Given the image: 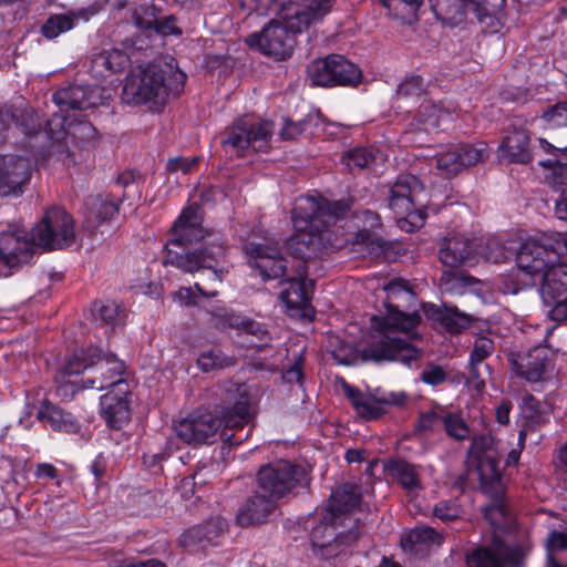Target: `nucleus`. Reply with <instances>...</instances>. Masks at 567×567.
<instances>
[{
    "instance_id": "f257e3e1",
    "label": "nucleus",
    "mask_w": 567,
    "mask_h": 567,
    "mask_svg": "<svg viewBox=\"0 0 567 567\" xmlns=\"http://www.w3.org/2000/svg\"><path fill=\"white\" fill-rule=\"evenodd\" d=\"M386 315L372 318V332L359 350L363 361L399 362L411 368L421 359L422 352L411 343L416 337L414 328L421 316L406 313L400 308L415 299L414 292L403 279H393L385 287Z\"/></svg>"
},
{
    "instance_id": "f03ea898",
    "label": "nucleus",
    "mask_w": 567,
    "mask_h": 567,
    "mask_svg": "<svg viewBox=\"0 0 567 567\" xmlns=\"http://www.w3.org/2000/svg\"><path fill=\"white\" fill-rule=\"evenodd\" d=\"M567 255V234L548 233L526 239L516 255L518 276L524 285L534 282L542 275L540 298L549 308L548 317L556 322H567V262L558 261Z\"/></svg>"
},
{
    "instance_id": "7ed1b4c3",
    "label": "nucleus",
    "mask_w": 567,
    "mask_h": 567,
    "mask_svg": "<svg viewBox=\"0 0 567 567\" xmlns=\"http://www.w3.org/2000/svg\"><path fill=\"white\" fill-rule=\"evenodd\" d=\"M243 249L251 268L257 269L264 280L284 277L281 284L287 285L280 298L290 316L308 318L313 315L310 305L312 281H307V259L293 255L289 260L282 257L279 243L274 238L257 236L255 233L245 239Z\"/></svg>"
},
{
    "instance_id": "20e7f679",
    "label": "nucleus",
    "mask_w": 567,
    "mask_h": 567,
    "mask_svg": "<svg viewBox=\"0 0 567 567\" xmlns=\"http://www.w3.org/2000/svg\"><path fill=\"white\" fill-rule=\"evenodd\" d=\"M202 221L199 206L190 205L183 209L172 226V236L166 244L163 264L176 267L185 272L209 269L212 270L213 281L220 284L224 277L221 265L226 257L223 236H215L207 245L195 250L186 249V245L199 241L206 236H212L203 229Z\"/></svg>"
},
{
    "instance_id": "39448f33",
    "label": "nucleus",
    "mask_w": 567,
    "mask_h": 567,
    "mask_svg": "<svg viewBox=\"0 0 567 567\" xmlns=\"http://www.w3.org/2000/svg\"><path fill=\"white\" fill-rule=\"evenodd\" d=\"M124 373L125 363L114 353L87 348L71 355L56 372V393L64 400H71L78 391L84 389L102 391L111 388L122 394H130Z\"/></svg>"
},
{
    "instance_id": "423d86ee",
    "label": "nucleus",
    "mask_w": 567,
    "mask_h": 567,
    "mask_svg": "<svg viewBox=\"0 0 567 567\" xmlns=\"http://www.w3.org/2000/svg\"><path fill=\"white\" fill-rule=\"evenodd\" d=\"M349 209L342 200L330 202L321 195L296 198L292 208L295 233L287 241L291 255L312 258L323 246V233Z\"/></svg>"
},
{
    "instance_id": "0eeeda50",
    "label": "nucleus",
    "mask_w": 567,
    "mask_h": 567,
    "mask_svg": "<svg viewBox=\"0 0 567 567\" xmlns=\"http://www.w3.org/2000/svg\"><path fill=\"white\" fill-rule=\"evenodd\" d=\"M186 75L181 71H165L155 64L138 68L126 78L122 101L130 105H148L152 112H158L166 103L168 95L178 94L185 83Z\"/></svg>"
},
{
    "instance_id": "6e6552de",
    "label": "nucleus",
    "mask_w": 567,
    "mask_h": 567,
    "mask_svg": "<svg viewBox=\"0 0 567 567\" xmlns=\"http://www.w3.org/2000/svg\"><path fill=\"white\" fill-rule=\"evenodd\" d=\"M47 134L52 142L50 153L56 155L65 165H71L76 164L78 159L70 144L84 150L96 140L97 131L86 120L53 114L47 121Z\"/></svg>"
},
{
    "instance_id": "1a4fd4ad",
    "label": "nucleus",
    "mask_w": 567,
    "mask_h": 567,
    "mask_svg": "<svg viewBox=\"0 0 567 567\" xmlns=\"http://www.w3.org/2000/svg\"><path fill=\"white\" fill-rule=\"evenodd\" d=\"M272 132V122H250L247 118H239L225 131L220 143L227 154L241 157L249 147L255 152H266Z\"/></svg>"
},
{
    "instance_id": "9d476101",
    "label": "nucleus",
    "mask_w": 567,
    "mask_h": 567,
    "mask_svg": "<svg viewBox=\"0 0 567 567\" xmlns=\"http://www.w3.org/2000/svg\"><path fill=\"white\" fill-rule=\"evenodd\" d=\"M32 239L44 250L62 249L73 245L75 228L72 216L61 207L47 209L42 219L32 228Z\"/></svg>"
},
{
    "instance_id": "9b49d317",
    "label": "nucleus",
    "mask_w": 567,
    "mask_h": 567,
    "mask_svg": "<svg viewBox=\"0 0 567 567\" xmlns=\"http://www.w3.org/2000/svg\"><path fill=\"white\" fill-rule=\"evenodd\" d=\"M422 187L413 175H401L390 188L389 208L413 226L422 225L426 218V207L420 199Z\"/></svg>"
},
{
    "instance_id": "f8f14e48",
    "label": "nucleus",
    "mask_w": 567,
    "mask_h": 567,
    "mask_svg": "<svg viewBox=\"0 0 567 567\" xmlns=\"http://www.w3.org/2000/svg\"><path fill=\"white\" fill-rule=\"evenodd\" d=\"M307 476L303 466L280 460L260 467L257 474V488L277 501L297 486L306 485Z\"/></svg>"
},
{
    "instance_id": "ddd939ff",
    "label": "nucleus",
    "mask_w": 567,
    "mask_h": 567,
    "mask_svg": "<svg viewBox=\"0 0 567 567\" xmlns=\"http://www.w3.org/2000/svg\"><path fill=\"white\" fill-rule=\"evenodd\" d=\"M297 33L288 25L286 20L285 23L270 21L259 33L248 35L246 43L267 56L282 61L291 55Z\"/></svg>"
},
{
    "instance_id": "4468645a",
    "label": "nucleus",
    "mask_w": 567,
    "mask_h": 567,
    "mask_svg": "<svg viewBox=\"0 0 567 567\" xmlns=\"http://www.w3.org/2000/svg\"><path fill=\"white\" fill-rule=\"evenodd\" d=\"M554 354L547 347L538 344L527 352L511 351L507 361L511 370L530 383L543 382L554 372Z\"/></svg>"
},
{
    "instance_id": "2eb2a0df",
    "label": "nucleus",
    "mask_w": 567,
    "mask_h": 567,
    "mask_svg": "<svg viewBox=\"0 0 567 567\" xmlns=\"http://www.w3.org/2000/svg\"><path fill=\"white\" fill-rule=\"evenodd\" d=\"M527 549L507 545L494 537L489 546H480L465 554L467 567H523Z\"/></svg>"
},
{
    "instance_id": "dca6fc26",
    "label": "nucleus",
    "mask_w": 567,
    "mask_h": 567,
    "mask_svg": "<svg viewBox=\"0 0 567 567\" xmlns=\"http://www.w3.org/2000/svg\"><path fill=\"white\" fill-rule=\"evenodd\" d=\"M229 408L224 413L225 427L221 431V437L229 445H238L245 441L251 432V426L247 430L245 435L238 433L229 434L231 429L243 430L251 421L250 401L248 390L245 384H231L228 389Z\"/></svg>"
},
{
    "instance_id": "f3484780",
    "label": "nucleus",
    "mask_w": 567,
    "mask_h": 567,
    "mask_svg": "<svg viewBox=\"0 0 567 567\" xmlns=\"http://www.w3.org/2000/svg\"><path fill=\"white\" fill-rule=\"evenodd\" d=\"M486 156V147L483 143L475 145L458 144L436 154L435 163L442 174L446 177H452L463 169L482 162Z\"/></svg>"
},
{
    "instance_id": "a211bd4d",
    "label": "nucleus",
    "mask_w": 567,
    "mask_h": 567,
    "mask_svg": "<svg viewBox=\"0 0 567 567\" xmlns=\"http://www.w3.org/2000/svg\"><path fill=\"white\" fill-rule=\"evenodd\" d=\"M33 166L29 158L19 155L0 157V196H19L24 192L32 176Z\"/></svg>"
},
{
    "instance_id": "6ab92c4d",
    "label": "nucleus",
    "mask_w": 567,
    "mask_h": 567,
    "mask_svg": "<svg viewBox=\"0 0 567 567\" xmlns=\"http://www.w3.org/2000/svg\"><path fill=\"white\" fill-rule=\"evenodd\" d=\"M35 248L39 247L33 243L32 233L28 238L27 231L17 226H9L8 230L1 233L0 256L10 268L28 262Z\"/></svg>"
},
{
    "instance_id": "aec40b11",
    "label": "nucleus",
    "mask_w": 567,
    "mask_h": 567,
    "mask_svg": "<svg viewBox=\"0 0 567 567\" xmlns=\"http://www.w3.org/2000/svg\"><path fill=\"white\" fill-rule=\"evenodd\" d=\"M221 421L209 412L192 414L175 425L176 435L188 444L213 443Z\"/></svg>"
},
{
    "instance_id": "412c9836",
    "label": "nucleus",
    "mask_w": 567,
    "mask_h": 567,
    "mask_svg": "<svg viewBox=\"0 0 567 567\" xmlns=\"http://www.w3.org/2000/svg\"><path fill=\"white\" fill-rule=\"evenodd\" d=\"M339 526L341 525L338 522H333L326 514L323 520L312 528L310 534L312 547L320 549L322 556H336L340 545H350L358 539V532L353 529H348L347 533L337 532Z\"/></svg>"
},
{
    "instance_id": "4be33fe9",
    "label": "nucleus",
    "mask_w": 567,
    "mask_h": 567,
    "mask_svg": "<svg viewBox=\"0 0 567 567\" xmlns=\"http://www.w3.org/2000/svg\"><path fill=\"white\" fill-rule=\"evenodd\" d=\"M54 103L63 114L69 110L83 111L103 103L102 89L96 85H70L53 94Z\"/></svg>"
},
{
    "instance_id": "5701e85b",
    "label": "nucleus",
    "mask_w": 567,
    "mask_h": 567,
    "mask_svg": "<svg viewBox=\"0 0 567 567\" xmlns=\"http://www.w3.org/2000/svg\"><path fill=\"white\" fill-rule=\"evenodd\" d=\"M336 0H301L297 7L285 9L284 20L296 32L320 22L332 9Z\"/></svg>"
},
{
    "instance_id": "b1692460",
    "label": "nucleus",
    "mask_w": 567,
    "mask_h": 567,
    "mask_svg": "<svg viewBox=\"0 0 567 567\" xmlns=\"http://www.w3.org/2000/svg\"><path fill=\"white\" fill-rule=\"evenodd\" d=\"M360 502L361 493L358 486L343 484L331 493L327 515L333 522L348 526V529H353L354 520L350 517V513L359 506Z\"/></svg>"
},
{
    "instance_id": "393cba45",
    "label": "nucleus",
    "mask_w": 567,
    "mask_h": 567,
    "mask_svg": "<svg viewBox=\"0 0 567 567\" xmlns=\"http://www.w3.org/2000/svg\"><path fill=\"white\" fill-rule=\"evenodd\" d=\"M476 251L477 244L475 239L456 234L444 238L439 250V258L445 266L454 268L473 265Z\"/></svg>"
},
{
    "instance_id": "a878e982",
    "label": "nucleus",
    "mask_w": 567,
    "mask_h": 567,
    "mask_svg": "<svg viewBox=\"0 0 567 567\" xmlns=\"http://www.w3.org/2000/svg\"><path fill=\"white\" fill-rule=\"evenodd\" d=\"M501 157L508 163L528 164L536 157V148L530 144L528 130L513 127L499 145Z\"/></svg>"
},
{
    "instance_id": "bb28decb",
    "label": "nucleus",
    "mask_w": 567,
    "mask_h": 567,
    "mask_svg": "<svg viewBox=\"0 0 567 567\" xmlns=\"http://www.w3.org/2000/svg\"><path fill=\"white\" fill-rule=\"evenodd\" d=\"M276 507V499L268 494L256 489L237 514V523L241 527H248L262 523Z\"/></svg>"
},
{
    "instance_id": "cd10ccee",
    "label": "nucleus",
    "mask_w": 567,
    "mask_h": 567,
    "mask_svg": "<svg viewBox=\"0 0 567 567\" xmlns=\"http://www.w3.org/2000/svg\"><path fill=\"white\" fill-rule=\"evenodd\" d=\"M128 394H122L116 390H111L101 396V412L106 424L113 429L120 430L128 423L131 410L127 401Z\"/></svg>"
},
{
    "instance_id": "c85d7f7f",
    "label": "nucleus",
    "mask_w": 567,
    "mask_h": 567,
    "mask_svg": "<svg viewBox=\"0 0 567 567\" xmlns=\"http://www.w3.org/2000/svg\"><path fill=\"white\" fill-rule=\"evenodd\" d=\"M130 63L128 55L118 49L102 50L93 53L90 71L95 78H106L123 71Z\"/></svg>"
},
{
    "instance_id": "c756f323",
    "label": "nucleus",
    "mask_w": 567,
    "mask_h": 567,
    "mask_svg": "<svg viewBox=\"0 0 567 567\" xmlns=\"http://www.w3.org/2000/svg\"><path fill=\"white\" fill-rule=\"evenodd\" d=\"M37 419L50 426L53 431L75 434L80 431L79 421L63 409L44 402L37 412Z\"/></svg>"
},
{
    "instance_id": "7c9ffc66",
    "label": "nucleus",
    "mask_w": 567,
    "mask_h": 567,
    "mask_svg": "<svg viewBox=\"0 0 567 567\" xmlns=\"http://www.w3.org/2000/svg\"><path fill=\"white\" fill-rule=\"evenodd\" d=\"M495 351V343L487 337H478L475 339L473 349L470 354L468 370L473 385L476 390H482L485 386V380L482 377L480 365Z\"/></svg>"
},
{
    "instance_id": "2f4dec72",
    "label": "nucleus",
    "mask_w": 567,
    "mask_h": 567,
    "mask_svg": "<svg viewBox=\"0 0 567 567\" xmlns=\"http://www.w3.org/2000/svg\"><path fill=\"white\" fill-rule=\"evenodd\" d=\"M475 463L483 491L493 494L499 488L504 493L503 474L496 455H486Z\"/></svg>"
},
{
    "instance_id": "473e14b6",
    "label": "nucleus",
    "mask_w": 567,
    "mask_h": 567,
    "mask_svg": "<svg viewBox=\"0 0 567 567\" xmlns=\"http://www.w3.org/2000/svg\"><path fill=\"white\" fill-rule=\"evenodd\" d=\"M424 309L429 319L450 333H458L470 323L468 318L457 310L440 308L435 305H429Z\"/></svg>"
},
{
    "instance_id": "72a5a7b5",
    "label": "nucleus",
    "mask_w": 567,
    "mask_h": 567,
    "mask_svg": "<svg viewBox=\"0 0 567 567\" xmlns=\"http://www.w3.org/2000/svg\"><path fill=\"white\" fill-rule=\"evenodd\" d=\"M435 17L444 23L455 25L471 11L467 0H430Z\"/></svg>"
},
{
    "instance_id": "f704fd0d",
    "label": "nucleus",
    "mask_w": 567,
    "mask_h": 567,
    "mask_svg": "<svg viewBox=\"0 0 567 567\" xmlns=\"http://www.w3.org/2000/svg\"><path fill=\"white\" fill-rule=\"evenodd\" d=\"M388 16L402 23L411 24L419 19V11L424 0H379Z\"/></svg>"
},
{
    "instance_id": "c9c22d12",
    "label": "nucleus",
    "mask_w": 567,
    "mask_h": 567,
    "mask_svg": "<svg viewBox=\"0 0 567 567\" xmlns=\"http://www.w3.org/2000/svg\"><path fill=\"white\" fill-rule=\"evenodd\" d=\"M385 468L388 474L409 493L421 489L420 476L414 465L403 460H392L386 463Z\"/></svg>"
},
{
    "instance_id": "e433bc0d",
    "label": "nucleus",
    "mask_w": 567,
    "mask_h": 567,
    "mask_svg": "<svg viewBox=\"0 0 567 567\" xmlns=\"http://www.w3.org/2000/svg\"><path fill=\"white\" fill-rule=\"evenodd\" d=\"M344 393L360 416L367 420H375L383 413L380 402L360 390L346 384Z\"/></svg>"
},
{
    "instance_id": "4c0bfd02",
    "label": "nucleus",
    "mask_w": 567,
    "mask_h": 567,
    "mask_svg": "<svg viewBox=\"0 0 567 567\" xmlns=\"http://www.w3.org/2000/svg\"><path fill=\"white\" fill-rule=\"evenodd\" d=\"M79 18L87 20L84 11H70L66 14H52L41 27V33L44 38L52 40L60 34L73 29Z\"/></svg>"
},
{
    "instance_id": "58836bf2",
    "label": "nucleus",
    "mask_w": 567,
    "mask_h": 567,
    "mask_svg": "<svg viewBox=\"0 0 567 567\" xmlns=\"http://www.w3.org/2000/svg\"><path fill=\"white\" fill-rule=\"evenodd\" d=\"M11 122L25 135H34L40 132L43 120L31 106L10 109Z\"/></svg>"
},
{
    "instance_id": "ea45409f",
    "label": "nucleus",
    "mask_w": 567,
    "mask_h": 567,
    "mask_svg": "<svg viewBox=\"0 0 567 567\" xmlns=\"http://www.w3.org/2000/svg\"><path fill=\"white\" fill-rule=\"evenodd\" d=\"M333 86L336 85H348L354 86L361 80L360 69L347 60L344 56L333 54Z\"/></svg>"
},
{
    "instance_id": "a19ab883",
    "label": "nucleus",
    "mask_w": 567,
    "mask_h": 567,
    "mask_svg": "<svg viewBox=\"0 0 567 567\" xmlns=\"http://www.w3.org/2000/svg\"><path fill=\"white\" fill-rule=\"evenodd\" d=\"M492 503L485 507L484 517L496 530L504 529L509 522V513L505 503L504 493L498 488L496 493L488 494Z\"/></svg>"
},
{
    "instance_id": "79ce46f5",
    "label": "nucleus",
    "mask_w": 567,
    "mask_h": 567,
    "mask_svg": "<svg viewBox=\"0 0 567 567\" xmlns=\"http://www.w3.org/2000/svg\"><path fill=\"white\" fill-rule=\"evenodd\" d=\"M383 159L381 152L367 147H354L342 155V162L350 171L369 168L372 163Z\"/></svg>"
},
{
    "instance_id": "37998d69",
    "label": "nucleus",
    "mask_w": 567,
    "mask_h": 567,
    "mask_svg": "<svg viewBox=\"0 0 567 567\" xmlns=\"http://www.w3.org/2000/svg\"><path fill=\"white\" fill-rule=\"evenodd\" d=\"M450 116L447 109L435 104L431 100H424L417 110V120L424 131H433L440 126L441 121Z\"/></svg>"
},
{
    "instance_id": "c03bdc74",
    "label": "nucleus",
    "mask_w": 567,
    "mask_h": 567,
    "mask_svg": "<svg viewBox=\"0 0 567 567\" xmlns=\"http://www.w3.org/2000/svg\"><path fill=\"white\" fill-rule=\"evenodd\" d=\"M333 54L312 61L308 65V75L313 85L333 86Z\"/></svg>"
},
{
    "instance_id": "a18cd8bd",
    "label": "nucleus",
    "mask_w": 567,
    "mask_h": 567,
    "mask_svg": "<svg viewBox=\"0 0 567 567\" xmlns=\"http://www.w3.org/2000/svg\"><path fill=\"white\" fill-rule=\"evenodd\" d=\"M121 308L114 301H97L93 305V316L106 329L114 330L122 324Z\"/></svg>"
},
{
    "instance_id": "49530a36",
    "label": "nucleus",
    "mask_w": 567,
    "mask_h": 567,
    "mask_svg": "<svg viewBox=\"0 0 567 567\" xmlns=\"http://www.w3.org/2000/svg\"><path fill=\"white\" fill-rule=\"evenodd\" d=\"M440 534L432 527L417 526L402 537L401 544L405 549L413 550L416 545L439 544Z\"/></svg>"
},
{
    "instance_id": "de8ad7c7",
    "label": "nucleus",
    "mask_w": 567,
    "mask_h": 567,
    "mask_svg": "<svg viewBox=\"0 0 567 567\" xmlns=\"http://www.w3.org/2000/svg\"><path fill=\"white\" fill-rule=\"evenodd\" d=\"M553 188L557 193L555 215L558 219L567 221V168H560L555 172Z\"/></svg>"
},
{
    "instance_id": "09e8293b",
    "label": "nucleus",
    "mask_w": 567,
    "mask_h": 567,
    "mask_svg": "<svg viewBox=\"0 0 567 567\" xmlns=\"http://www.w3.org/2000/svg\"><path fill=\"white\" fill-rule=\"evenodd\" d=\"M236 360L233 357L224 354L218 349L203 351L197 358V365L204 372L225 369L235 365Z\"/></svg>"
},
{
    "instance_id": "8fccbe9b",
    "label": "nucleus",
    "mask_w": 567,
    "mask_h": 567,
    "mask_svg": "<svg viewBox=\"0 0 567 567\" xmlns=\"http://www.w3.org/2000/svg\"><path fill=\"white\" fill-rule=\"evenodd\" d=\"M443 429L450 437L456 441H464L468 439L471 434L470 427L464 419L460 414L449 411L445 412Z\"/></svg>"
},
{
    "instance_id": "3c124183",
    "label": "nucleus",
    "mask_w": 567,
    "mask_h": 567,
    "mask_svg": "<svg viewBox=\"0 0 567 567\" xmlns=\"http://www.w3.org/2000/svg\"><path fill=\"white\" fill-rule=\"evenodd\" d=\"M467 455L472 462L481 461L486 455H496L493 451V437L486 434L473 436Z\"/></svg>"
},
{
    "instance_id": "603ef678",
    "label": "nucleus",
    "mask_w": 567,
    "mask_h": 567,
    "mask_svg": "<svg viewBox=\"0 0 567 567\" xmlns=\"http://www.w3.org/2000/svg\"><path fill=\"white\" fill-rule=\"evenodd\" d=\"M446 410L440 405L422 412L419 417L417 429L420 431H437L443 427V420Z\"/></svg>"
},
{
    "instance_id": "864d4df0",
    "label": "nucleus",
    "mask_w": 567,
    "mask_h": 567,
    "mask_svg": "<svg viewBox=\"0 0 567 567\" xmlns=\"http://www.w3.org/2000/svg\"><path fill=\"white\" fill-rule=\"evenodd\" d=\"M318 120V115L308 114L301 121L292 122L286 120L281 130L280 137L284 140H293L302 133L307 132L310 124Z\"/></svg>"
},
{
    "instance_id": "5fc2aeb1",
    "label": "nucleus",
    "mask_w": 567,
    "mask_h": 567,
    "mask_svg": "<svg viewBox=\"0 0 567 567\" xmlns=\"http://www.w3.org/2000/svg\"><path fill=\"white\" fill-rule=\"evenodd\" d=\"M542 120L550 127L567 126V101L549 106L542 114Z\"/></svg>"
},
{
    "instance_id": "6e6d98bb",
    "label": "nucleus",
    "mask_w": 567,
    "mask_h": 567,
    "mask_svg": "<svg viewBox=\"0 0 567 567\" xmlns=\"http://www.w3.org/2000/svg\"><path fill=\"white\" fill-rule=\"evenodd\" d=\"M230 326L241 330L248 334L255 336L258 340L264 341L268 339L267 329L259 322L246 317H234L230 320Z\"/></svg>"
},
{
    "instance_id": "4d7b16f0",
    "label": "nucleus",
    "mask_w": 567,
    "mask_h": 567,
    "mask_svg": "<svg viewBox=\"0 0 567 567\" xmlns=\"http://www.w3.org/2000/svg\"><path fill=\"white\" fill-rule=\"evenodd\" d=\"M135 22L138 28L150 31L154 30L159 12L155 6H142L134 13Z\"/></svg>"
},
{
    "instance_id": "13d9d810",
    "label": "nucleus",
    "mask_w": 567,
    "mask_h": 567,
    "mask_svg": "<svg viewBox=\"0 0 567 567\" xmlns=\"http://www.w3.org/2000/svg\"><path fill=\"white\" fill-rule=\"evenodd\" d=\"M179 543L187 550H194L196 547H205L206 545H209L200 525L194 526L184 532L179 537Z\"/></svg>"
},
{
    "instance_id": "bf43d9fd",
    "label": "nucleus",
    "mask_w": 567,
    "mask_h": 567,
    "mask_svg": "<svg viewBox=\"0 0 567 567\" xmlns=\"http://www.w3.org/2000/svg\"><path fill=\"white\" fill-rule=\"evenodd\" d=\"M396 93L401 97H420L424 93V81L419 75L406 78L399 84Z\"/></svg>"
},
{
    "instance_id": "052dcab7",
    "label": "nucleus",
    "mask_w": 567,
    "mask_h": 567,
    "mask_svg": "<svg viewBox=\"0 0 567 567\" xmlns=\"http://www.w3.org/2000/svg\"><path fill=\"white\" fill-rule=\"evenodd\" d=\"M463 511L454 501H442L433 508V515L444 523H449L461 517Z\"/></svg>"
},
{
    "instance_id": "680f3d73",
    "label": "nucleus",
    "mask_w": 567,
    "mask_h": 567,
    "mask_svg": "<svg viewBox=\"0 0 567 567\" xmlns=\"http://www.w3.org/2000/svg\"><path fill=\"white\" fill-rule=\"evenodd\" d=\"M205 533V538L209 545H215L217 539L224 534L226 529V522L220 517H214L200 524Z\"/></svg>"
},
{
    "instance_id": "e2e57ef3",
    "label": "nucleus",
    "mask_w": 567,
    "mask_h": 567,
    "mask_svg": "<svg viewBox=\"0 0 567 567\" xmlns=\"http://www.w3.org/2000/svg\"><path fill=\"white\" fill-rule=\"evenodd\" d=\"M447 379V373L441 365L429 364L420 374V380L431 386L443 384Z\"/></svg>"
},
{
    "instance_id": "0e129e2a",
    "label": "nucleus",
    "mask_w": 567,
    "mask_h": 567,
    "mask_svg": "<svg viewBox=\"0 0 567 567\" xmlns=\"http://www.w3.org/2000/svg\"><path fill=\"white\" fill-rule=\"evenodd\" d=\"M525 411L530 422L536 425L548 422V415L542 411L540 402L532 395L525 399Z\"/></svg>"
},
{
    "instance_id": "69168bd1",
    "label": "nucleus",
    "mask_w": 567,
    "mask_h": 567,
    "mask_svg": "<svg viewBox=\"0 0 567 567\" xmlns=\"http://www.w3.org/2000/svg\"><path fill=\"white\" fill-rule=\"evenodd\" d=\"M483 256L487 261L498 264L506 258V249L499 240L491 238L486 241Z\"/></svg>"
},
{
    "instance_id": "338daca9",
    "label": "nucleus",
    "mask_w": 567,
    "mask_h": 567,
    "mask_svg": "<svg viewBox=\"0 0 567 567\" xmlns=\"http://www.w3.org/2000/svg\"><path fill=\"white\" fill-rule=\"evenodd\" d=\"M197 157H175L171 158L167 164V171L175 173L181 171L183 174H188L193 171V168L197 165Z\"/></svg>"
},
{
    "instance_id": "774afa93",
    "label": "nucleus",
    "mask_w": 567,
    "mask_h": 567,
    "mask_svg": "<svg viewBox=\"0 0 567 567\" xmlns=\"http://www.w3.org/2000/svg\"><path fill=\"white\" fill-rule=\"evenodd\" d=\"M153 31L163 37L171 34H181V30L176 25V19L173 16H167L164 18L159 16Z\"/></svg>"
}]
</instances>
